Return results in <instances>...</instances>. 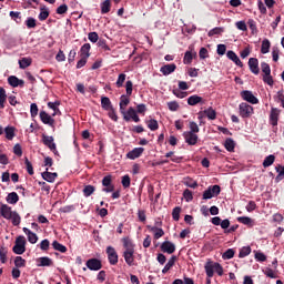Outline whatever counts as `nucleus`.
I'll use <instances>...</instances> for the list:
<instances>
[{
  "label": "nucleus",
  "instance_id": "obj_60",
  "mask_svg": "<svg viewBox=\"0 0 284 284\" xmlns=\"http://www.w3.org/2000/svg\"><path fill=\"white\" fill-rule=\"evenodd\" d=\"M31 116L34 118L37 114H39V106H37V103H32L30 106Z\"/></svg>",
  "mask_w": 284,
  "mask_h": 284
},
{
  "label": "nucleus",
  "instance_id": "obj_20",
  "mask_svg": "<svg viewBox=\"0 0 284 284\" xmlns=\"http://www.w3.org/2000/svg\"><path fill=\"white\" fill-rule=\"evenodd\" d=\"M124 261L128 265H132L134 263V248L124 251Z\"/></svg>",
  "mask_w": 284,
  "mask_h": 284
},
{
  "label": "nucleus",
  "instance_id": "obj_25",
  "mask_svg": "<svg viewBox=\"0 0 284 284\" xmlns=\"http://www.w3.org/2000/svg\"><path fill=\"white\" fill-rule=\"evenodd\" d=\"M49 17H50V10L47 7H41L38 19L40 21H45V19H48Z\"/></svg>",
  "mask_w": 284,
  "mask_h": 284
},
{
  "label": "nucleus",
  "instance_id": "obj_34",
  "mask_svg": "<svg viewBox=\"0 0 284 284\" xmlns=\"http://www.w3.org/2000/svg\"><path fill=\"white\" fill-rule=\"evenodd\" d=\"M8 99V94H6V89L0 88V108L3 110L6 108V100Z\"/></svg>",
  "mask_w": 284,
  "mask_h": 284
},
{
  "label": "nucleus",
  "instance_id": "obj_1",
  "mask_svg": "<svg viewBox=\"0 0 284 284\" xmlns=\"http://www.w3.org/2000/svg\"><path fill=\"white\" fill-rule=\"evenodd\" d=\"M0 214L7 221H11L12 225H21V215L17 211H12L8 204H2L0 207Z\"/></svg>",
  "mask_w": 284,
  "mask_h": 284
},
{
  "label": "nucleus",
  "instance_id": "obj_55",
  "mask_svg": "<svg viewBox=\"0 0 284 284\" xmlns=\"http://www.w3.org/2000/svg\"><path fill=\"white\" fill-rule=\"evenodd\" d=\"M172 216L174 221H179L181 216V207L176 206L175 209H173Z\"/></svg>",
  "mask_w": 284,
  "mask_h": 284
},
{
  "label": "nucleus",
  "instance_id": "obj_14",
  "mask_svg": "<svg viewBox=\"0 0 284 284\" xmlns=\"http://www.w3.org/2000/svg\"><path fill=\"white\" fill-rule=\"evenodd\" d=\"M248 68L253 74H258V72H261V70L258 69V59H248Z\"/></svg>",
  "mask_w": 284,
  "mask_h": 284
},
{
  "label": "nucleus",
  "instance_id": "obj_45",
  "mask_svg": "<svg viewBox=\"0 0 284 284\" xmlns=\"http://www.w3.org/2000/svg\"><path fill=\"white\" fill-rule=\"evenodd\" d=\"M224 146L226 148L227 152H234V148H235L234 140L227 139L224 143Z\"/></svg>",
  "mask_w": 284,
  "mask_h": 284
},
{
  "label": "nucleus",
  "instance_id": "obj_2",
  "mask_svg": "<svg viewBox=\"0 0 284 284\" xmlns=\"http://www.w3.org/2000/svg\"><path fill=\"white\" fill-rule=\"evenodd\" d=\"M13 253L21 255L26 252V237L23 235H20L16 239V244L13 246Z\"/></svg>",
  "mask_w": 284,
  "mask_h": 284
},
{
  "label": "nucleus",
  "instance_id": "obj_30",
  "mask_svg": "<svg viewBox=\"0 0 284 284\" xmlns=\"http://www.w3.org/2000/svg\"><path fill=\"white\" fill-rule=\"evenodd\" d=\"M90 43H85L81 47L80 52H81V57L84 59H89L90 58Z\"/></svg>",
  "mask_w": 284,
  "mask_h": 284
},
{
  "label": "nucleus",
  "instance_id": "obj_42",
  "mask_svg": "<svg viewBox=\"0 0 284 284\" xmlns=\"http://www.w3.org/2000/svg\"><path fill=\"white\" fill-rule=\"evenodd\" d=\"M276 160V158L274 155H268L264 159L263 161V168H270V165L274 164V161Z\"/></svg>",
  "mask_w": 284,
  "mask_h": 284
},
{
  "label": "nucleus",
  "instance_id": "obj_10",
  "mask_svg": "<svg viewBox=\"0 0 284 284\" xmlns=\"http://www.w3.org/2000/svg\"><path fill=\"white\" fill-rule=\"evenodd\" d=\"M162 252H165L166 254H174L176 252V245L170 241H165L161 245Z\"/></svg>",
  "mask_w": 284,
  "mask_h": 284
},
{
  "label": "nucleus",
  "instance_id": "obj_58",
  "mask_svg": "<svg viewBox=\"0 0 284 284\" xmlns=\"http://www.w3.org/2000/svg\"><path fill=\"white\" fill-rule=\"evenodd\" d=\"M26 26L27 28H37V20L34 18H28Z\"/></svg>",
  "mask_w": 284,
  "mask_h": 284
},
{
  "label": "nucleus",
  "instance_id": "obj_50",
  "mask_svg": "<svg viewBox=\"0 0 284 284\" xmlns=\"http://www.w3.org/2000/svg\"><path fill=\"white\" fill-rule=\"evenodd\" d=\"M125 73H121L119 77H118V80L115 82V85L118 88H123V83H125Z\"/></svg>",
  "mask_w": 284,
  "mask_h": 284
},
{
  "label": "nucleus",
  "instance_id": "obj_7",
  "mask_svg": "<svg viewBox=\"0 0 284 284\" xmlns=\"http://www.w3.org/2000/svg\"><path fill=\"white\" fill-rule=\"evenodd\" d=\"M241 97L244 101H247V103H252V105H256V103H258V100L252 91H242Z\"/></svg>",
  "mask_w": 284,
  "mask_h": 284
},
{
  "label": "nucleus",
  "instance_id": "obj_48",
  "mask_svg": "<svg viewBox=\"0 0 284 284\" xmlns=\"http://www.w3.org/2000/svg\"><path fill=\"white\" fill-rule=\"evenodd\" d=\"M151 232L154 234V239H161L165 232L162 231V229H156V227H150Z\"/></svg>",
  "mask_w": 284,
  "mask_h": 284
},
{
  "label": "nucleus",
  "instance_id": "obj_4",
  "mask_svg": "<svg viewBox=\"0 0 284 284\" xmlns=\"http://www.w3.org/2000/svg\"><path fill=\"white\" fill-rule=\"evenodd\" d=\"M121 114L123 115L124 121H134L135 123H139V121H141L139 114H136V110H134V108L132 106H130L128 111L124 110L123 112H121Z\"/></svg>",
  "mask_w": 284,
  "mask_h": 284
},
{
  "label": "nucleus",
  "instance_id": "obj_17",
  "mask_svg": "<svg viewBox=\"0 0 284 284\" xmlns=\"http://www.w3.org/2000/svg\"><path fill=\"white\" fill-rule=\"evenodd\" d=\"M226 57H227V59L233 61V63H235V65H239V68H243V62L241 61L239 55L235 54L234 51H227Z\"/></svg>",
  "mask_w": 284,
  "mask_h": 284
},
{
  "label": "nucleus",
  "instance_id": "obj_26",
  "mask_svg": "<svg viewBox=\"0 0 284 284\" xmlns=\"http://www.w3.org/2000/svg\"><path fill=\"white\" fill-rule=\"evenodd\" d=\"M130 105V98L128 95H121L120 98V112L125 111V108Z\"/></svg>",
  "mask_w": 284,
  "mask_h": 284
},
{
  "label": "nucleus",
  "instance_id": "obj_32",
  "mask_svg": "<svg viewBox=\"0 0 284 284\" xmlns=\"http://www.w3.org/2000/svg\"><path fill=\"white\" fill-rule=\"evenodd\" d=\"M19 65L21 70H26V68H30V65H32V59L22 58L21 60H19Z\"/></svg>",
  "mask_w": 284,
  "mask_h": 284
},
{
  "label": "nucleus",
  "instance_id": "obj_44",
  "mask_svg": "<svg viewBox=\"0 0 284 284\" xmlns=\"http://www.w3.org/2000/svg\"><path fill=\"white\" fill-rule=\"evenodd\" d=\"M184 185H186V187H192L193 190L199 187V183L190 178L184 179Z\"/></svg>",
  "mask_w": 284,
  "mask_h": 284
},
{
  "label": "nucleus",
  "instance_id": "obj_59",
  "mask_svg": "<svg viewBox=\"0 0 284 284\" xmlns=\"http://www.w3.org/2000/svg\"><path fill=\"white\" fill-rule=\"evenodd\" d=\"M222 32H223V28L216 27L211 31H209V37H214V34H222Z\"/></svg>",
  "mask_w": 284,
  "mask_h": 284
},
{
  "label": "nucleus",
  "instance_id": "obj_37",
  "mask_svg": "<svg viewBox=\"0 0 284 284\" xmlns=\"http://www.w3.org/2000/svg\"><path fill=\"white\" fill-rule=\"evenodd\" d=\"M252 254V247L250 246H243L240 251V258H245V256H250Z\"/></svg>",
  "mask_w": 284,
  "mask_h": 284
},
{
  "label": "nucleus",
  "instance_id": "obj_11",
  "mask_svg": "<svg viewBox=\"0 0 284 284\" xmlns=\"http://www.w3.org/2000/svg\"><path fill=\"white\" fill-rule=\"evenodd\" d=\"M87 267L93 272H99V270L102 267L101 261L98 258H91L87 262Z\"/></svg>",
  "mask_w": 284,
  "mask_h": 284
},
{
  "label": "nucleus",
  "instance_id": "obj_15",
  "mask_svg": "<svg viewBox=\"0 0 284 284\" xmlns=\"http://www.w3.org/2000/svg\"><path fill=\"white\" fill-rule=\"evenodd\" d=\"M40 119L45 125H54V119H52V115L48 114L45 111L40 112Z\"/></svg>",
  "mask_w": 284,
  "mask_h": 284
},
{
  "label": "nucleus",
  "instance_id": "obj_49",
  "mask_svg": "<svg viewBox=\"0 0 284 284\" xmlns=\"http://www.w3.org/2000/svg\"><path fill=\"white\" fill-rule=\"evenodd\" d=\"M83 194H84V196H92V194H94V186L93 185H87L83 189Z\"/></svg>",
  "mask_w": 284,
  "mask_h": 284
},
{
  "label": "nucleus",
  "instance_id": "obj_54",
  "mask_svg": "<svg viewBox=\"0 0 284 284\" xmlns=\"http://www.w3.org/2000/svg\"><path fill=\"white\" fill-rule=\"evenodd\" d=\"M190 131L194 134L199 133L200 129H199V124H196V122H190L189 124Z\"/></svg>",
  "mask_w": 284,
  "mask_h": 284
},
{
  "label": "nucleus",
  "instance_id": "obj_47",
  "mask_svg": "<svg viewBox=\"0 0 284 284\" xmlns=\"http://www.w3.org/2000/svg\"><path fill=\"white\" fill-rule=\"evenodd\" d=\"M255 254V261H258L260 263H264V261H267V256L263 254V252L254 251Z\"/></svg>",
  "mask_w": 284,
  "mask_h": 284
},
{
  "label": "nucleus",
  "instance_id": "obj_63",
  "mask_svg": "<svg viewBox=\"0 0 284 284\" xmlns=\"http://www.w3.org/2000/svg\"><path fill=\"white\" fill-rule=\"evenodd\" d=\"M183 196H184L185 201H187V202H190V201H192V199H194V196L192 195V191H190L187 189L184 191Z\"/></svg>",
  "mask_w": 284,
  "mask_h": 284
},
{
  "label": "nucleus",
  "instance_id": "obj_57",
  "mask_svg": "<svg viewBox=\"0 0 284 284\" xmlns=\"http://www.w3.org/2000/svg\"><path fill=\"white\" fill-rule=\"evenodd\" d=\"M148 112V106L145 104H138L136 114H145Z\"/></svg>",
  "mask_w": 284,
  "mask_h": 284
},
{
  "label": "nucleus",
  "instance_id": "obj_36",
  "mask_svg": "<svg viewBox=\"0 0 284 284\" xmlns=\"http://www.w3.org/2000/svg\"><path fill=\"white\" fill-rule=\"evenodd\" d=\"M204 116H207V119L214 121V119H216V111L212 108H209L204 110Z\"/></svg>",
  "mask_w": 284,
  "mask_h": 284
},
{
  "label": "nucleus",
  "instance_id": "obj_56",
  "mask_svg": "<svg viewBox=\"0 0 284 284\" xmlns=\"http://www.w3.org/2000/svg\"><path fill=\"white\" fill-rule=\"evenodd\" d=\"M88 39L91 43H97L99 41V34L97 32H90Z\"/></svg>",
  "mask_w": 284,
  "mask_h": 284
},
{
  "label": "nucleus",
  "instance_id": "obj_21",
  "mask_svg": "<svg viewBox=\"0 0 284 284\" xmlns=\"http://www.w3.org/2000/svg\"><path fill=\"white\" fill-rule=\"evenodd\" d=\"M214 265H215V262H212V261L209 260L206 262L205 266H204L205 272H206V276L209 278H212V276H214V272H215Z\"/></svg>",
  "mask_w": 284,
  "mask_h": 284
},
{
  "label": "nucleus",
  "instance_id": "obj_61",
  "mask_svg": "<svg viewBox=\"0 0 284 284\" xmlns=\"http://www.w3.org/2000/svg\"><path fill=\"white\" fill-rule=\"evenodd\" d=\"M132 88H133L132 81H126L125 89H126L128 97H132Z\"/></svg>",
  "mask_w": 284,
  "mask_h": 284
},
{
  "label": "nucleus",
  "instance_id": "obj_33",
  "mask_svg": "<svg viewBox=\"0 0 284 284\" xmlns=\"http://www.w3.org/2000/svg\"><path fill=\"white\" fill-rule=\"evenodd\" d=\"M14 126H7L4 129L6 139H8V141H12L14 139Z\"/></svg>",
  "mask_w": 284,
  "mask_h": 284
},
{
  "label": "nucleus",
  "instance_id": "obj_38",
  "mask_svg": "<svg viewBox=\"0 0 284 284\" xmlns=\"http://www.w3.org/2000/svg\"><path fill=\"white\" fill-rule=\"evenodd\" d=\"M146 125L149 130H151L152 132H154L155 130H159V122L154 119L146 121Z\"/></svg>",
  "mask_w": 284,
  "mask_h": 284
},
{
  "label": "nucleus",
  "instance_id": "obj_46",
  "mask_svg": "<svg viewBox=\"0 0 284 284\" xmlns=\"http://www.w3.org/2000/svg\"><path fill=\"white\" fill-rule=\"evenodd\" d=\"M14 265H16V268L18 270L19 267H26V260H23V257L21 256H17L14 260Z\"/></svg>",
  "mask_w": 284,
  "mask_h": 284
},
{
  "label": "nucleus",
  "instance_id": "obj_62",
  "mask_svg": "<svg viewBox=\"0 0 284 284\" xmlns=\"http://www.w3.org/2000/svg\"><path fill=\"white\" fill-rule=\"evenodd\" d=\"M223 258H226V260L234 258V250L229 248V250L223 254Z\"/></svg>",
  "mask_w": 284,
  "mask_h": 284
},
{
  "label": "nucleus",
  "instance_id": "obj_35",
  "mask_svg": "<svg viewBox=\"0 0 284 284\" xmlns=\"http://www.w3.org/2000/svg\"><path fill=\"white\" fill-rule=\"evenodd\" d=\"M201 101H203V98H201L199 95H191L187 99L189 105H197V103H201Z\"/></svg>",
  "mask_w": 284,
  "mask_h": 284
},
{
  "label": "nucleus",
  "instance_id": "obj_53",
  "mask_svg": "<svg viewBox=\"0 0 284 284\" xmlns=\"http://www.w3.org/2000/svg\"><path fill=\"white\" fill-rule=\"evenodd\" d=\"M263 81H264V83H267V85H274V80L272 79V73L264 74Z\"/></svg>",
  "mask_w": 284,
  "mask_h": 284
},
{
  "label": "nucleus",
  "instance_id": "obj_64",
  "mask_svg": "<svg viewBox=\"0 0 284 284\" xmlns=\"http://www.w3.org/2000/svg\"><path fill=\"white\" fill-rule=\"evenodd\" d=\"M122 185H123V187H129L130 186V175H124L122 178Z\"/></svg>",
  "mask_w": 284,
  "mask_h": 284
},
{
  "label": "nucleus",
  "instance_id": "obj_16",
  "mask_svg": "<svg viewBox=\"0 0 284 284\" xmlns=\"http://www.w3.org/2000/svg\"><path fill=\"white\" fill-rule=\"evenodd\" d=\"M8 83L9 85H11L12 88H23L24 82L23 80H19V78L11 75L8 78Z\"/></svg>",
  "mask_w": 284,
  "mask_h": 284
},
{
  "label": "nucleus",
  "instance_id": "obj_27",
  "mask_svg": "<svg viewBox=\"0 0 284 284\" xmlns=\"http://www.w3.org/2000/svg\"><path fill=\"white\" fill-rule=\"evenodd\" d=\"M57 176H58L57 173H51L48 171L42 173V178L44 179V181H48V183H54Z\"/></svg>",
  "mask_w": 284,
  "mask_h": 284
},
{
  "label": "nucleus",
  "instance_id": "obj_28",
  "mask_svg": "<svg viewBox=\"0 0 284 284\" xmlns=\"http://www.w3.org/2000/svg\"><path fill=\"white\" fill-rule=\"evenodd\" d=\"M7 203H10V205L19 203V194H17V192L9 193L7 196Z\"/></svg>",
  "mask_w": 284,
  "mask_h": 284
},
{
  "label": "nucleus",
  "instance_id": "obj_9",
  "mask_svg": "<svg viewBox=\"0 0 284 284\" xmlns=\"http://www.w3.org/2000/svg\"><path fill=\"white\" fill-rule=\"evenodd\" d=\"M183 136L189 145H196V142L199 141V135H196V133L186 131L183 133Z\"/></svg>",
  "mask_w": 284,
  "mask_h": 284
},
{
  "label": "nucleus",
  "instance_id": "obj_41",
  "mask_svg": "<svg viewBox=\"0 0 284 284\" xmlns=\"http://www.w3.org/2000/svg\"><path fill=\"white\" fill-rule=\"evenodd\" d=\"M101 104H102V108H103L104 110H110V109H112V102L110 101V98H108V97H103V98L101 99Z\"/></svg>",
  "mask_w": 284,
  "mask_h": 284
},
{
  "label": "nucleus",
  "instance_id": "obj_24",
  "mask_svg": "<svg viewBox=\"0 0 284 284\" xmlns=\"http://www.w3.org/2000/svg\"><path fill=\"white\" fill-rule=\"evenodd\" d=\"M174 263H176V256H172L168 263L165 264L164 268L162 270V274H168L172 267H174Z\"/></svg>",
  "mask_w": 284,
  "mask_h": 284
},
{
  "label": "nucleus",
  "instance_id": "obj_31",
  "mask_svg": "<svg viewBox=\"0 0 284 284\" xmlns=\"http://www.w3.org/2000/svg\"><path fill=\"white\" fill-rule=\"evenodd\" d=\"M111 8H112V2L110 0H105L104 2L101 3V13L108 14Z\"/></svg>",
  "mask_w": 284,
  "mask_h": 284
},
{
  "label": "nucleus",
  "instance_id": "obj_8",
  "mask_svg": "<svg viewBox=\"0 0 284 284\" xmlns=\"http://www.w3.org/2000/svg\"><path fill=\"white\" fill-rule=\"evenodd\" d=\"M42 142L50 149L52 152L57 153V144L54 143V138L50 135H42Z\"/></svg>",
  "mask_w": 284,
  "mask_h": 284
},
{
  "label": "nucleus",
  "instance_id": "obj_13",
  "mask_svg": "<svg viewBox=\"0 0 284 284\" xmlns=\"http://www.w3.org/2000/svg\"><path fill=\"white\" fill-rule=\"evenodd\" d=\"M281 115V110L273 108L271 110V114H270V121H271V125H278V116Z\"/></svg>",
  "mask_w": 284,
  "mask_h": 284
},
{
  "label": "nucleus",
  "instance_id": "obj_51",
  "mask_svg": "<svg viewBox=\"0 0 284 284\" xmlns=\"http://www.w3.org/2000/svg\"><path fill=\"white\" fill-rule=\"evenodd\" d=\"M168 108L171 112H176V110H179L180 105H179V102L172 101V102H168Z\"/></svg>",
  "mask_w": 284,
  "mask_h": 284
},
{
  "label": "nucleus",
  "instance_id": "obj_6",
  "mask_svg": "<svg viewBox=\"0 0 284 284\" xmlns=\"http://www.w3.org/2000/svg\"><path fill=\"white\" fill-rule=\"evenodd\" d=\"M106 254L109 258V263L111 265H116L119 263V255L116 254V251L112 246L106 247Z\"/></svg>",
  "mask_w": 284,
  "mask_h": 284
},
{
  "label": "nucleus",
  "instance_id": "obj_23",
  "mask_svg": "<svg viewBox=\"0 0 284 284\" xmlns=\"http://www.w3.org/2000/svg\"><path fill=\"white\" fill-rule=\"evenodd\" d=\"M174 70H176V64H165L160 69L162 74H164L165 77H168V74H172Z\"/></svg>",
  "mask_w": 284,
  "mask_h": 284
},
{
  "label": "nucleus",
  "instance_id": "obj_5",
  "mask_svg": "<svg viewBox=\"0 0 284 284\" xmlns=\"http://www.w3.org/2000/svg\"><path fill=\"white\" fill-rule=\"evenodd\" d=\"M221 194V186L219 185H213L210 186L206 191L203 193V199H214V196H219Z\"/></svg>",
  "mask_w": 284,
  "mask_h": 284
},
{
  "label": "nucleus",
  "instance_id": "obj_43",
  "mask_svg": "<svg viewBox=\"0 0 284 284\" xmlns=\"http://www.w3.org/2000/svg\"><path fill=\"white\" fill-rule=\"evenodd\" d=\"M0 261L1 263H6L8 261V248L4 246L0 247Z\"/></svg>",
  "mask_w": 284,
  "mask_h": 284
},
{
  "label": "nucleus",
  "instance_id": "obj_3",
  "mask_svg": "<svg viewBox=\"0 0 284 284\" xmlns=\"http://www.w3.org/2000/svg\"><path fill=\"white\" fill-rule=\"evenodd\" d=\"M240 110V116H242V119H250V116H252V114H254V106L242 102L239 106Z\"/></svg>",
  "mask_w": 284,
  "mask_h": 284
},
{
  "label": "nucleus",
  "instance_id": "obj_52",
  "mask_svg": "<svg viewBox=\"0 0 284 284\" xmlns=\"http://www.w3.org/2000/svg\"><path fill=\"white\" fill-rule=\"evenodd\" d=\"M261 69L264 74H272V69L270 68V64L266 62L261 63Z\"/></svg>",
  "mask_w": 284,
  "mask_h": 284
},
{
  "label": "nucleus",
  "instance_id": "obj_39",
  "mask_svg": "<svg viewBox=\"0 0 284 284\" xmlns=\"http://www.w3.org/2000/svg\"><path fill=\"white\" fill-rule=\"evenodd\" d=\"M52 247L58 252H61L62 254L68 252V248L63 244L59 243L58 241H54L52 243Z\"/></svg>",
  "mask_w": 284,
  "mask_h": 284
},
{
  "label": "nucleus",
  "instance_id": "obj_19",
  "mask_svg": "<svg viewBox=\"0 0 284 284\" xmlns=\"http://www.w3.org/2000/svg\"><path fill=\"white\" fill-rule=\"evenodd\" d=\"M195 57H196V51L192 49L190 51H186L184 54L183 63L185 65H190V63H192V60L195 59Z\"/></svg>",
  "mask_w": 284,
  "mask_h": 284
},
{
  "label": "nucleus",
  "instance_id": "obj_18",
  "mask_svg": "<svg viewBox=\"0 0 284 284\" xmlns=\"http://www.w3.org/2000/svg\"><path fill=\"white\" fill-rule=\"evenodd\" d=\"M52 258L47 256L37 260L38 267H50L52 266Z\"/></svg>",
  "mask_w": 284,
  "mask_h": 284
},
{
  "label": "nucleus",
  "instance_id": "obj_22",
  "mask_svg": "<svg viewBox=\"0 0 284 284\" xmlns=\"http://www.w3.org/2000/svg\"><path fill=\"white\" fill-rule=\"evenodd\" d=\"M23 232H24V234H27L28 241L32 245H34V243H37L39 241V237L37 236V234L32 233V231H30L28 227H23Z\"/></svg>",
  "mask_w": 284,
  "mask_h": 284
},
{
  "label": "nucleus",
  "instance_id": "obj_29",
  "mask_svg": "<svg viewBox=\"0 0 284 284\" xmlns=\"http://www.w3.org/2000/svg\"><path fill=\"white\" fill-rule=\"evenodd\" d=\"M239 223H242L243 225H248V227H254V220L247 216H241L237 217Z\"/></svg>",
  "mask_w": 284,
  "mask_h": 284
},
{
  "label": "nucleus",
  "instance_id": "obj_12",
  "mask_svg": "<svg viewBox=\"0 0 284 284\" xmlns=\"http://www.w3.org/2000/svg\"><path fill=\"white\" fill-rule=\"evenodd\" d=\"M143 152H145V149L135 148L126 154V158L130 159L131 161H134V159H139V156L143 154Z\"/></svg>",
  "mask_w": 284,
  "mask_h": 284
},
{
  "label": "nucleus",
  "instance_id": "obj_40",
  "mask_svg": "<svg viewBox=\"0 0 284 284\" xmlns=\"http://www.w3.org/2000/svg\"><path fill=\"white\" fill-rule=\"evenodd\" d=\"M270 47H271L270 40L267 39L263 40L262 47H261L262 54H267V52H270Z\"/></svg>",
  "mask_w": 284,
  "mask_h": 284
}]
</instances>
